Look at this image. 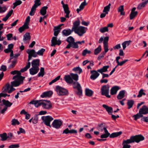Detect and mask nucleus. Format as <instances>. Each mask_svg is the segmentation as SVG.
<instances>
[{
    "label": "nucleus",
    "mask_w": 148,
    "mask_h": 148,
    "mask_svg": "<svg viewBox=\"0 0 148 148\" xmlns=\"http://www.w3.org/2000/svg\"><path fill=\"white\" fill-rule=\"evenodd\" d=\"M131 42V40H129L125 41L123 42L122 44L123 47V49L124 50L126 47V45H127V46H129Z\"/></svg>",
    "instance_id": "37998d69"
},
{
    "label": "nucleus",
    "mask_w": 148,
    "mask_h": 148,
    "mask_svg": "<svg viewBox=\"0 0 148 148\" xmlns=\"http://www.w3.org/2000/svg\"><path fill=\"white\" fill-rule=\"evenodd\" d=\"M48 8L47 6H45L42 7L40 10V14L42 16L46 14L47 13V10Z\"/></svg>",
    "instance_id": "c756f323"
},
{
    "label": "nucleus",
    "mask_w": 148,
    "mask_h": 148,
    "mask_svg": "<svg viewBox=\"0 0 148 148\" xmlns=\"http://www.w3.org/2000/svg\"><path fill=\"white\" fill-rule=\"evenodd\" d=\"M34 5L38 6L41 5L40 0H35L34 1Z\"/></svg>",
    "instance_id": "69168bd1"
},
{
    "label": "nucleus",
    "mask_w": 148,
    "mask_h": 148,
    "mask_svg": "<svg viewBox=\"0 0 148 148\" xmlns=\"http://www.w3.org/2000/svg\"><path fill=\"white\" fill-rule=\"evenodd\" d=\"M137 14L138 12L137 11L131 12L130 15V20L132 19L137 15Z\"/></svg>",
    "instance_id": "a19ab883"
},
{
    "label": "nucleus",
    "mask_w": 148,
    "mask_h": 148,
    "mask_svg": "<svg viewBox=\"0 0 148 148\" xmlns=\"http://www.w3.org/2000/svg\"><path fill=\"white\" fill-rule=\"evenodd\" d=\"M125 96V91L122 90L120 91L117 96V98L119 99H121L124 98Z\"/></svg>",
    "instance_id": "c85d7f7f"
},
{
    "label": "nucleus",
    "mask_w": 148,
    "mask_h": 148,
    "mask_svg": "<svg viewBox=\"0 0 148 148\" xmlns=\"http://www.w3.org/2000/svg\"><path fill=\"white\" fill-rule=\"evenodd\" d=\"M52 94L53 92L51 91H46L42 93L41 95V97L42 98L47 97H50L52 95Z\"/></svg>",
    "instance_id": "412c9836"
},
{
    "label": "nucleus",
    "mask_w": 148,
    "mask_h": 148,
    "mask_svg": "<svg viewBox=\"0 0 148 148\" xmlns=\"http://www.w3.org/2000/svg\"><path fill=\"white\" fill-rule=\"evenodd\" d=\"M122 132L121 131L116 132H114L111 134H110L109 136L111 138H114L120 136L122 134Z\"/></svg>",
    "instance_id": "cd10ccee"
},
{
    "label": "nucleus",
    "mask_w": 148,
    "mask_h": 148,
    "mask_svg": "<svg viewBox=\"0 0 148 148\" xmlns=\"http://www.w3.org/2000/svg\"><path fill=\"white\" fill-rule=\"evenodd\" d=\"M87 4V3H85L84 2H83L79 6V8L82 10L84 8V6Z\"/></svg>",
    "instance_id": "e2e57ef3"
},
{
    "label": "nucleus",
    "mask_w": 148,
    "mask_h": 148,
    "mask_svg": "<svg viewBox=\"0 0 148 148\" xmlns=\"http://www.w3.org/2000/svg\"><path fill=\"white\" fill-rule=\"evenodd\" d=\"M56 90L59 96L66 95L68 94V91L67 90L59 86H56Z\"/></svg>",
    "instance_id": "39448f33"
},
{
    "label": "nucleus",
    "mask_w": 148,
    "mask_h": 148,
    "mask_svg": "<svg viewBox=\"0 0 148 148\" xmlns=\"http://www.w3.org/2000/svg\"><path fill=\"white\" fill-rule=\"evenodd\" d=\"M17 133L18 135L20 134L21 133L25 134V131L24 129L20 127L19 128V131H18Z\"/></svg>",
    "instance_id": "052dcab7"
},
{
    "label": "nucleus",
    "mask_w": 148,
    "mask_h": 148,
    "mask_svg": "<svg viewBox=\"0 0 148 148\" xmlns=\"http://www.w3.org/2000/svg\"><path fill=\"white\" fill-rule=\"evenodd\" d=\"M31 39V36L29 33H26L23 36V41L24 42L28 41H29Z\"/></svg>",
    "instance_id": "a878e982"
},
{
    "label": "nucleus",
    "mask_w": 148,
    "mask_h": 148,
    "mask_svg": "<svg viewBox=\"0 0 148 148\" xmlns=\"http://www.w3.org/2000/svg\"><path fill=\"white\" fill-rule=\"evenodd\" d=\"M71 47L73 48L78 49L79 47V46L77 44V42H73L71 44Z\"/></svg>",
    "instance_id": "13d9d810"
},
{
    "label": "nucleus",
    "mask_w": 148,
    "mask_h": 148,
    "mask_svg": "<svg viewBox=\"0 0 148 148\" xmlns=\"http://www.w3.org/2000/svg\"><path fill=\"white\" fill-rule=\"evenodd\" d=\"M22 3V1L20 0H16L15 2L13 3V9H14L17 6L21 4Z\"/></svg>",
    "instance_id": "58836bf2"
},
{
    "label": "nucleus",
    "mask_w": 148,
    "mask_h": 148,
    "mask_svg": "<svg viewBox=\"0 0 148 148\" xmlns=\"http://www.w3.org/2000/svg\"><path fill=\"white\" fill-rule=\"evenodd\" d=\"M26 52L28 54V61H29L32 57L35 58L37 56L36 52L35 51L34 49H27Z\"/></svg>",
    "instance_id": "1a4fd4ad"
},
{
    "label": "nucleus",
    "mask_w": 148,
    "mask_h": 148,
    "mask_svg": "<svg viewBox=\"0 0 148 148\" xmlns=\"http://www.w3.org/2000/svg\"><path fill=\"white\" fill-rule=\"evenodd\" d=\"M97 71L93 70L90 71L91 75L90 76V78L93 80L96 79L99 75V74L98 73Z\"/></svg>",
    "instance_id": "4468645a"
},
{
    "label": "nucleus",
    "mask_w": 148,
    "mask_h": 148,
    "mask_svg": "<svg viewBox=\"0 0 148 148\" xmlns=\"http://www.w3.org/2000/svg\"><path fill=\"white\" fill-rule=\"evenodd\" d=\"M16 62V59H15L12 62V63L9 66L8 68L10 69L11 68H13L15 66Z\"/></svg>",
    "instance_id": "864d4df0"
},
{
    "label": "nucleus",
    "mask_w": 148,
    "mask_h": 148,
    "mask_svg": "<svg viewBox=\"0 0 148 148\" xmlns=\"http://www.w3.org/2000/svg\"><path fill=\"white\" fill-rule=\"evenodd\" d=\"M120 88L119 86H115L112 88L110 90V93L111 95H114L116 94Z\"/></svg>",
    "instance_id": "f3484780"
},
{
    "label": "nucleus",
    "mask_w": 148,
    "mask_h": 148,
    "mask_svg": "<svg viewBox=\"0 0 148 148\" xmlns=\"http://www.w3.org/2000/svg\"><path fill=\"white\" fill-rule=\"evenodd\" d=\"M31 63L30 62H29L27 63V65L24 68L22 69L20 71L15 70L13 71H12L11 72V74L13 75L17 74L16 75L14 76L12 78L13 79H14L16 78H18L19 77L22 76L21 75V73L20 72L22 73L26 71L29 68L30 66Z\"/></svg>",
    "instance_id": "7ed1b4c3"
},
{
    "label": "nucleus",
    "mask_w": 148,
    "mask_h": 148,
    "mask_svg": "<svg viewBox=\"0 0 148 148\" xmlns=\"http://www.w3.org/2000/svg\"><path fill=\"white\" fill-rule=\"evenodd\" d=\"M62 124L61 120L59 119H55L53 122L52 125L53 127L56 129L59 128Z\"/></svg>",
    "instance_id": "f8f14e48"
},
{
    "label": "nucleus",
    "mask_w": 148,
    "mask_h": 148,
    "mask_svg": "<svg viewBox=\"0 0 148 148\" xmlns=\"http://www.w3.org/2000/svg\"><path fill=\"white\" fill-rule=\"evenodd\" d=\"M61 43V41L60 40H57V38L53 37L51 40V46L52 47H55L56 45H60Z\"/></svg>",
    "instance_id": "ddd939ff"
},
{
    "label": "nucleus",
    "mask_w": 148,
    "mask_h": 148,
    "mask_svg": "<svg viewBox=\"0 0 148 148\" xmlns=\"http://www.w3.org/2000/svg\"><path fill=\"white\" fill-rule=\"evenodd\" d=\"M101 94L108 98L110 97V96L108 95L109 92V86L108 85H105L102 86L101 88Z\"/></svg>",
    "instance_id": "423d86ee"
},
{
    "label": "nucleus",
    "mask_w": 148,
    "mask_h": 148,
    "mask_svg": "<svg viewBox=\"0 0 148 148\" xmlns=\"http://www.w3.org/2000/svg\"><path fill=\"white\" fill-rule=\"evenodd\" d=\"M144 90L143 89H140L139 91L138 94L137 96V97L140 98L143 95H146V93L144 92Z\"/></svg>",
    "instance_id": "09e8293b"
},
{
    "label": "nucleus",
    "mask_w": 148,
    "mask_h": 148,
    "mask_svg": "<svg viewBox=\"0 0 148 148\" xmlns=\"http://www.w3.org/2000/svg\"><path fill=\"white\" fill-rule=\"evenodd\" d=\"M2 102L3 104L5 106V107H6L8 108V107H10L12 104V103L8 100H6L5 99H3L2 100Z\"/></svg>",
    "instance_id": "b1692460"
},
{
    "label": "nucleus",
    "mask_w": 148,
    "mask_h": 148,
    "mask_svg": "<svg viewBox=\"0 0 148 148\" xmlns=\"http://www.w3.org/2000/svg\"><path fill=\"white\" fill-rule=\"evenodd\" d=\"M93 92L92 90L88 88H86L85 90V95L88 97L92 96L93 94Z\"/></svg>",
    "instance_id": "f704fd0d"
},
{
    "label": "nucleus",
    "mask_w": 148,
    "mask_h": 148,
    "mask_svg": "<svg viewBox=\"0 0 148 148\" xmlns=\"http://www.w3.org/2000/svg\"><path fill=\"white\" fill-rule=\"evenodd\" d=\"M124 8L123 6V5L120 6L118 8V12H120V15H124L125 12H123Z\"/></svg>",
    "instance_id": "e433bc0d"
},
{
    "label": "nucleus",
    "mask_w": 148,
    "mask_h": 148,
    "mask_svg": "<svg viewBox=\"0 0 148 148\" xmlns=\"http://www.w3.org/2000/svg\"><path fill=\"white\" fill-rule=\"evenodd\" d=\"M39 70V68L32 67L29 69L30 73V74L33 75H35L38 73Z\"/></svg>",
    "instance_id": "a211bd4d"
},
{
    "label": "nucleus",
    "mask_w": 148,
    "mask_h": 148,
    "mask_svg": "<svg viewBox=\"0 0 148 148\" xmlns=\"http://www.w3.org/2000/svg\"><path fill=\"white\" fill-rule=\"evenodd\" d=\"M111 5V4L110 3L108 5L104 7L103 11V12H105L106 13V14H108V12L110 11Z\"/></svg>",
    "instance_id": "ea45409f"
},
{
    "label": "nucleus",
    "mask_w": 148,
    "mask_h": 148,
    "mask_svg": "<svg viewBox=\"0 0 148 148\" xmlns=\"http://www.w3.org/2000/svg\"><path fill=\"white\" fill-rule=\"evenodd\" d=\"M10 85L9 84H6L5 86L3 88H4V89L3 91L2 92L4 93L8 92V91H9V88H10Z\"/></svg>",
    "instance_id": "79ce46f5"
},
{
    "label": "nucleus",
    "mask_w": 148,
    "mask_h": 148,
    "mask_svg": "<svg viewBox=\"0 0 148 148\" xmlns=\"http://www.w3.org/2000/svg\"><path fill=\"white\" fill-rule=\"evenodd\" d=\"M143 116V115H142L139 111L138 113L134 115L133 117H134V120L136 121L138 119H139L140 118L142 117Z\"/></svg>",
    "instance_id": "8fccbe9b"
},
{
    "label": "nucleus",
    "mask_w": 148,
    "mask_h": 148,
    "mask_svg": "<svg viewBox=\"0 0 148 148\" xmlns=\"http://www.w3.org/2000/svg\"><path fill=\"white\" fill-rule=\"evenodd\" d=\"M7 134L5 133L2 134H0V137L1 138V140L2 141H5L7 139Z\"/></svg>",
    "instance_id": "c03bdc74"
},
{
    "label": "nucleus",
    "mask_w": 148,
    "mask_h": 148,
    "mask_svg": "<svg viewBox=\"0 0 148 148\" xmlns=\"http://www.w3.org/2000/svg\"><path fill=\"white\" fill-rule=\"evenodd\" d=\"M39 114L35 115L32 119V122L34 124H36L38 123V117Z\"/></svg>",
    "instance_id": "603ef678"
},
{
    "label": "nucleus",
    "mask_w": 148,
    "mask_h": 148,
    "mask_svg": "<svg viewBox=\"0 0 148 148\" xmlns=\"http://www.w3.org/2000/svg\"><path fill=\"white\" fill-rule=\"evenodd\" d=\"M40 60L39 59H36L33 60L32 63V67L35 68H39L38 66L39 65Z\"/></svg>",
    "instance_id": "6ab92c4d"
},
{
    "label": "nucleus",
    "mask_w": 148,
    "mask_h": 148,
    "mask_svg": "<svg viewBox=\"0 0 148 148\" xmlns=\"http://www.w3.org/2000/svg\"><path fill=\"white\" fill-rule=\"evenodd\" d=\"M38 6L34 4V5L31 8L30 12L29 13V14L31 16H33L35 14L36 8Z\"/></svg>",
    "instance_id": "7c9ffc66"
},
{
    "label": "nucleus",
    "mask_w": 148,
    "mask_h": 148,
    "mask_svg": "<svg viewBox=\"0 0 148 148\" xmlns=\"http://www.w3.org/2000/svg\"><path fill=\"white\" fill-rule=\"evenodd\" d=\"M101 45H99L97 49L94 50V53L95 55H97L101 51Z\"/></svg>",
    "instance_id": "de8ad7c7"
},
{
    "label": "nucleus",
    "mask_w": 148,
    "mask_h": 148,
    "mask_svg": "<svg viewBox=\"0 0 148 148\" xmlns=\"http://www.w3.org/2000/svg\"><path fill=\"white\" fill-rule=\"evenodd\" d=\"M13 87L14 86H12L11 85H10V89L9 90V91H8V93H10L15 90V89Z\"/></svg>",
    "instance_id": "0e129e2a"
},
{
    "label": "nucleus",
    "mask_w": 148,
    "mask_h": 148,
    "mask_svg": "<svg viewBox=\"0 0 148 148\" xmlns=\"http://www.w3.org/2000/svg\"><path fill=\"white\" fill-rule=\"evenodd\" d=\"M86 28L85 27L83 26H80L76 30L74 31V32L77 34L79 36H82L83 35L86 33Z\"/></svg>",
    "instance_id": "9d476101"
},
{
    "label": "nucleus",
    "mask_w": 148,
    "mask_h": 148,
    "mask_svg": "<svg viewBox=\"0 0 148 148\" xmlns=\"http://www.w3.org/2000/svg\"><path fill=\"white\" fill-rule=\"evenodd\" d=\"M60 25H58L57 27H55L54 29V35L55 36H57L59 33L60 32V30H58L59 29H60Z\"/></svg>",
    "instance_id": "2f4dec72"
},
{
    "label": "nucleus",
    "mask_w": 148,
    "mask_h": 148,
    "mask_svg": "<svg viewBox=\"0 0 148 148\" xmlns=\"http://www.w3.org/2000/svg\"><path fill=\"white\" fill-rule=\"evenodd\" d=\"M109 66L108 65L104 66L100 69L97 70V71L101 74H102L103 72H105L108 71V69L109 68Z\"/></svg>",
    "instance_id": "393cba45"
},
{
    "label": "nucleus",
    "mask_w": 148,
    "mask_h": 148,
    "mask_svg": "<svg viewBox=\"0 0 148 148\" xmlns=\"http://www.w3.org/2000/svg\"><path fill=\"white\" fill-rule=\"evenodd\" d=\"M72 84H73V88L77 89L78 90L77 94L79 95H81L82 93V90L80 84L78 82L73 81Z\"/></svg>",
    "instance_id": "6e6552de"
},
{
    "label": "nucleus",
    "mask_w": 148,
    "mask_h": 148,
    "mask_svg": "<svg viewBox=\"0 0 148 148\" xmlns=\"http://www.w3.org/2000/svg\"><path fill=\"white\" fill-rule=\"evenodd\" d=\"M80 23V21L79 20L75 21L73 23V25L71 29H72L74 32L79 27Z\"/></svg>",
    "instance_id": "aec40b11"
},
{
    "label": "nucleus",
    "mask_w": 148,
    "mask_h": 148,
    "mask_svg": "<svg viewBox=\"0 0 148 148\" xmlns=\"http://www.w3.org/2000/svg\"><path fill=\"white\" fill-rule=\"evenodd\" d=\"M141 120L145 122H148V116L143 117L142 118Z\"/></svg>",
    "instance_id": "774afa93"
},
{
    "label": "nucleus",
    "mask_w": 148,
    "mask_h": 148,
    "mask_svg": "<svg viewBox=\"0 0 148 148\" xmlns=\"http://www.w3.org/2000/svg\"><path fill=\"white\" fill-rule=\"evenodd\" d=\"M139 112L142 115L147 114H148V108L146 106L144 105L140 109Z\"/></svg>",
    "instance_id": "dca6fc26"
},
{
    "label": "nucleus",
    "mask_w": 148,
    "mask_h": 148,
    "mask_svg": "<svg viewBox=\"0 0 148 148\" xmlns=\"http://www.w3.org/2000/svg\"><path fill=\"white\" fill-rule=\"evenodd\" d=\"M60 75L58 76L57 77H56L55 79L52 80L51 82H50L49 83V85H51L52 84L56 82L58 80H59L60 79Z\"/></svg>",
    "instance_id": "4d7b16f0"
},
{
    "label": "nucleus",
    "mask_w": 148,
    "mask_h": 148,
    "mask_svg": "<svg viewBox=\"0 0 148 148\" xmlns=\"http://www.w3.org/2000/svg\"><path fill=\"white\" fill-rule=\"evenodd\" d=\"M45 51V49L43 48H42L36 52V55L40 56H42L43 54L44 53Z\"/></svg>",
    "instance_id": "3c124183"
},
{
    "label": "nucleus",
    "mask_w": 148,
    "mask_h": 148,
    "mask_svg": "<svg viewBox=\"0 0 148 148\" xmlns=\"http://www.w3.org/2000/svg\"><path fill=\"white\" fill-rule=\"evenodd\" d=\"M102 106L104 108L106 109L109 114H111L112 112V107H109L105 104H103Z\"/></svg>",
    "instance_id": "bb28decb"
},
{
    "label": "nucleus",
    "mask_w": 148,
    "mask_h": 148,
    "mask_svg": "<svg viewBox=\"0 0 148 148\" xmlns=\"http://www.w3.org/2000/svg\"><path fill=\"white\" fill-rule=\"evenodd\" d=\"M24 77L21 76L18 78H16L14 81L11 82V85L14 87L19 86L21 84L23 83Z\"/></svg>",
    "instance_id": "0eeeda50"
},
{
    "label": "nucleus",
    "mask_w": 148,
    "mask_h": 148,
    "mask_svg": "<svg viewBox=\"0 0 148 148\" xmlns=\"http://www.w3.org/2000/svg\"><path fill=\"white\" fill-rule=\"evenodd\" d=\"M134 140L132 138V136H131L129 139H127L126 140H123L122 144H130L131 143H134Z\"/></svg>",
    "instance_id": "72a5a7b5"
},
{
    "label": "nucleus",
    "mask_w": 148,
    "mask_h": 148,
    "mask_svg": "<svg viewBox=\"0 0 148 148\" xmlns=\"http://www.w3.org/2000/svg\"><path fill=\"white\" fill-rule=\"evenodd\" d=\"M66 41L69 43V44L66 47V49H69L71 47V44L75 41L74 39L71 36H70L67 38Z\"/></svg>",
    "instance_id": "2eb2a0df"
},
{
    "label": "nucleus",
    "mask_w": 148,
    "mask_h": 148,
    "mask_svg": "<svg viewBox=\"0 0 148 148\" xmlns=\"http://www.w3.org/2000/svg\"><path fill=\"white\" fill-rule=\"evenodd\" d=\"M109 37L108 36H106L104 38L103 37H101L99 39L98 43H101L102 41H103V47L104 49V52H102L101 53V55L102 54V56H99L98 57V58H102L104 56V55L108 51V42L109 40Z\"/></svg>",
    "instance_id": "f03ea898"
},
{
    "label": "nucleus",
    "mask_w": 148,
    "mask_h": 148,
    "mask_svg": "<svg viewBox=\"0 0 148 148\" xmlns=\"http://www.w3.org/2000/svg\"><path fill=\"white\" fill-rule=\"evenodd\" d=\"M29 104H34L37 108L42 106L43 108L47 110L50 109L52 108V104L50 101L32 100L29 102Z\"/></svg>",
    "instance_id": "f257e3e1"
},
{
    "label": "nucleus",
    "mask_w": 148,
    "mask_h": 148,
    "mask_svg": "<svg viewBox=\"0 0 148 148\" xmlns=\"http://www.w3.org/2000/svg\"><path fill=\"white\" fill-rule=\"evenodd\" d=\"M64 13L66 14V15L65 16V17L69 18V14L70 13V12L69 10V8L68 7V5L64 8H63Z\"/></svg>",
    "instance_id": "c9c22d12"
},
{
    "label": "nucleus",
    "mask_w": 148,
    "mask_h": 148,
    "mask_svg": "<svg viewBox=\"0 0 148 148\" xmlns=\"http://www.w3.org/2000/svg\"><path fill=\"white\" fill-rule=\"evenodd\" d=\"M99 30L101 32L104 33L106 32H108V27H106L100 28Z\"/></svg>",
    "instance_id": "6e6d98bb"
},
{
    "label": "nucleus",
    "mask_w": 148,
    "mask_h": 148,
    "mask_svg": "<svg viewBox=\"0 0 148 148\" xmlns=\"http://www.w3.org/2000/svg\"><path fill=\"white\" fill-rule=\"evenodd\" d=\"M19 124V122L17 119H13L12 121L11 124L12 125H15L16 124L18 125Z\"/></svg>",
    "instance_id": "bf43d9fd"
},
{
    "label": "nucleus",
    "mask_w": 148,
    "mask_h": 148,
    "mask_svg": "<svg viewBox=\"0 0 148 148\" xmlns=\"http://www.w3.org/2000/svg\"><path fill=\"white\" fill-rule=\"evenodd\" d=\"M45 74L44 68L43 67H41L40 69V72L38 74V77H43Z\"/></svg>",
    "instance_id": "4c0bfd02"
},
{
    "label": "nucleus",
    "mask_w": 148,
    "mask_h": 148,
    "mask_svg": "<svg viewBox=\"0 0 148 148\" xmlns=\"http://www.w3.org/2000/svg\"><path fill=\"white\" fill-rule=\"evenodd\" d=\"M73 31L72 29L71 30L70 29H64L62 31V33L63 35L65 36H67L70 35Z\"/></svg>",
    "instance_id": "4be33fe9"
},
{
    "label": "nucleus",
    "mask_w": 148,
    "mask_h": 148,
    "mask_svg": "<svg viewBox=\"0 0 148 148\" xmlns=\"http://www.w3.org/2000/svg\"><path fill=\"white\" fill-rule=\"evenodd\" d=\"M41 119L43 121L42 123H43L47 126L51 127L50 122L53 120L52 117L50 116H42Z\"/></svg>",
    "instance_id": "20e7f679"
},
{
    "label": "nucleus",
    "mask_w": 148,
    "mask_h": 148,
    "mask_svg": "<svg viewBox=\"0 0 148 148\" xmlns=\"http://www.w3.org/2000/svg\"><path fill=\"white\" fill-rule=\"evenodd\" d=\"M19 147V145L18 144H14L10 145L9 147V148H18Z\"/></svg>",
    "instance_id": "680f3d73"
},
{
    "label": "nucleus",
    "mask_w": 148,
    "mask_h": 148,
    "mask_svg": "<svg viewBox=\"0 0 148 148\" xmlns=\"http://www.w3.org/2000/svg\"><path fill=\"white\" fill-rule=\"evenodd\" d=\"M134 143L135 142L139 143L140 141L143 140L145 139L144 137L141 134L132 136Z\"/></svg>",
    "instance_id": "9b49d317"
},
{
    "label": "nucleus",
    "mask_w": 148,
    "mask_h": 148,
    "mask_svg": "<svg viewBox=\"0 0 148 148\" xmlns=\"http://www.w3.org/2000/svg\"><path fill=\"white\" fill-rule=\"evenodd\" d=\"M70 75L73 80V79L76 81V82H77L78 80V76L77 74L71 73Z\"/></svg>",
    "instance_id": "a18cd8bd"
},
{
    "label": "nucleus",
    "mask_w": 148,
    "mask_h": 148,
    "mask_svg": "<svg viewBox=\"0 0 148 148\" xmlns=\"http://www.w3.org/2000/svg\"><path fill=\"white\" fill-rule=\"evenodd\" d=\"M134 103V101L132 100H129L127 101V104L128 106L127 108L130 109L131 108Z\"/></svg>",
    "instance_id": "473e14b6"
},
{
    "label": "nucleus",
    "mask_w": 148,
    "mask_h": 148,
    "mask_svg": "<svg viewBox=\"0 0 148 148\" xmlns=\"http://www.w3.org/2000/svg\"><path fill=\"white\" fill-rule=\"evenodd\" d=\"M64 79L67 83L72 84L73 82L71 76L69 75H65L64 76Z\"/></svg>",
    "instance_id": "5701e85b"
},
{
    "label": "nucleus",
    "mask_w": 148,
    "mask_h": 148,
    "mask_svg": "<svg viewBox=\"0 0 148 148\" xmlns=\"http://www.w3.org/2000/svg\"><path fill=\"white\" fill-rule=\"evenodd\" d=\"M73 70L76 73L79 74L81 73L82 71V69L79 67H75L73 69Z\"/></svg>",
    "instance_id": "49530a36"
},
{
    "label": "nucleus",
    "mask_w": 148,
    "mask_h": 148,
    "mask_svg": "<svg viewBox=\"0 0 148 148\" xmlns=\"http://www.w3.org/2000/svg\"><path fill=\"white\" fill-rule=\"evenodd\" d=\"M69 133L71 134H76L77 133V131L76 130L74 129H72L70 130Z\"/></svg>",
    "instance_id": "338daca9"
},
{
    "label": "nucleus",
    "mask_w": 148,
    "mask_h": 148,
    "mask_svg": "<svg viewBox=\"0 0 148 148\" xmlns=\"http://www.w3.org/2000/svg\"><path fill=\"white\" fill-rule=\"evenodd\" d=\"M104 124V123H101L100 124H98V129L101 132H102L103 130V127H106L103 125Z\"/></svg>",
    "instance_id": "5fc2aeb1"
}]
</instances>
